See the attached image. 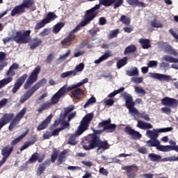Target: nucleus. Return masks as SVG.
Here are the masks:
<instances>
[{
	"instance_id": "bb28decb",
	"label": "nucleus",
	"mask_w": 178,
	"mask_h": 178,
	"mask_svg": "<svg viewBox=\"0 0 178 178\" xmlns=\"http://www.w3.org/2000/svg\"><path fill=\"white\" fill-rule=\"evenodd\" d=\"M126 74L129 77H133V76H138V74H140V72L138 71V68L133 67L130 70L126 71Z\"/></svg>"
},
{
	"instance_id": "473e14b6",
	"label": "nucleus",
	"mask_w": 178,
	"mask_h": 178,
	"mask_svg": "<svg viewBox=\"0 0 178 178\" xmlns=\"http://www.w3.org/2000/svg\"><path fill=\"white\" fill-rule=\"evenodd\" d=\"M27 111V108H26V107H24L15 116V119H16V120H18L19 122H20V120H22V119H23V116H24V115H26V112Z\"/></svg>"
},
{
	"instance_id": "f704fd0d",
	"label": "nucleus",
	"mask_w": 178,
	"mask_h": 178,
	"mask_svg": "<svg viewBox=\"0 0 178 178\" xmlns=\"http://www.w3.org/2000/svg\"><path fill=\"white\" fill-rule=\"evenodd\" d=\"M156 149H158V151H161V152H170V145H162L159 144Z\"/></svg>"
},
{
	"instance_id": "4be33fe9",
	"label": "nucleus",
	"mask_w": 178,
	"mask_h": 178,
	"mask_svg": "<svg viewBox=\"0 0 178 178\" xmlns=\"http://www.w3.org/2000/svg\"><path fill=\"white\" fill-rule=\"evenodd\" d=\"M87 83H88V79L86 78L76 84H73L68 86L67 88V91H72V90H74V88H79V87H81V86H84V84H87Z\"/></svg>"
},
{
	"instance_id": "9b49d317",
	"label": "nucleus",
	"mask_w": 178,
	"mask_h": 178,
	"mask_svg": "<svg viewBox=\"0 0 178 178\" xmlns=\"http://www.w3.org/2000/svg\"><path fill=\"white\" fill-rule=\"evenodd\" d=\"M173 130L172 127L160 128L153 130H147L146 132V136L150 139H157L159 137V133H168V131H172Z\"/></svg>"
},
{
	"instance_id": "423d86ee",
	"label": "nucleus",
	"mask_w": 178,
	"mask_h": 178,
	"mask_svg": "<svg viewBox=\"0 0 178 178\" xmlns=\"http://www.w3.org/2000/svg\"><path fill=\"white\" fill-rule=\"evenodd\" d=\"M122 96L125 99L126 106L129 111V114L134 118H140L141 113H138V111L134 107V102H133V97L127 92H124Z\"/></svg>"
},
{
	"instance_id": "c03bdc74",
	"label": "nucleus",
	"mask_w": 178,
	"mask_h": 178,
	"mask_svg": "<svg viewBox=\"0 0 178 178\" xmlns=\"http://www.w3.org/2000/svg\"><path fill=\"white\" fill-rule=\"evenodd\" d=\"M124 91V88H120L117 90H114L113 92L110 93L108 97V98H113V97L118 95V94H120V92H123Z\"/></svg>"
},
{
	"instance_id": "a19ab883",
	"label": "nucleus",
	"mask_w": 178,
	"mask_h": 178,
	"mask_svg": "<svg viewBox=\"0 0 178 178\" xmlns=\"http://www.w3.org/2000/svg\"><path fill=\"white\" fill-rule=\"evenodd\" d=\"M72 94L73 97H74V98H76V99H80V97H79V96L81 95V94H83V90L81 88H77L75 90L72 91Z\"/></svg>"
},
{
	"instance_id": "69168bd1",
	"label": "nucleus",
	"mask_w": 178,
	"mask_h": 178,
	"mask_svg": "<svg viewBox=\"0 0 178 178\" xmlns=\"http://www.w3.org/2000/svg\"><path fill=\"white\" fill-rule=\"evenodd\" d=\"M33 143L31 142H26L24 144V145L20 148V151H24V149H26V148H29L30 145H31Z\"/></svg>"
},
{
	"instance_id": "cd10ccee",
	"label": "nucleus",
	"mask_w": 178,
	"mask_h": 178,
	"mask_svg": "<svg viewBox=\"0 0 178 178\" xmlns=\"http://www.w3.org/2000/svg\"><path fill=\"white\" fill-rule=\"evenodd\" d=\"M84 63H81L79 65H77L75 67V70H72V72L74 73V76H78V74L79 73H81V72H83V70H84Z\"/></svg>"
},
{
	"instance_id": "0eeeda50",
	"label": "nucleus",
	"mask_w": 178,
	"mask_h": 178,
	"mask_svg": "<svg viewBox=\"0 0 178 178\" xmlns=\"http://www.w3.org/2000/svg\"><path fill=\"white\" fill-rule=\"evenodd\" d=\"M17 69H19V64H17L16 63H13L9 67V69L7 71L6 74V76H10L5 78L0 81V90L3 87H4V86L8 85V84H9V83H11V81H13V77H12V76H15V74H16L15 70H17Z\"/></svg>"
},
{
	"instance_id": "4c0bfd02",
	"label": "nucleus",
	"mask_w": 178,
	"mask_h": 178,
	"mask_svg": "<svg viewBox=\"0 0 178 178\" xmlns=\"http://www.w3.org/2000/svg\"><path fill=\"white\" fill-rule=\"evenodd\" d=\"M115 129H116V124H110L104 127L103 129V130H105V131H107L108 133H112L113 131H115Z\"/></svg>"
},
{
	"instance_id": "5701e85b",
	"label": "nucleus",
	"mask_w": 178,
	"mask_h": 178,
	"mask_svg": "<svg viewBox=\"0 0 178 178\" xmlns=\"http://www.w3.org/2000/svg\"><path fill=\"white\" fill-rule=\"evenodd\" d=\"M137 127L142 129V130H148L152 129V124L145 122L144 121L138 120Z\"/></svg>"
},
{
	"instance_id": "ddd939ff",
	"label": "nucleus",
	"mask_w": 178,
	"mask_h": 178,
	"mask_svg": "<svg viewBox=\"0 0 178 178\" xmlns=\"http://www.w3.org/2000/svg\"><path fill=\"white\" fill-rule=\"evenodd\" d=\"M13 151V147L8 145L1 149V155H3L2 159L0 161V168L6 162V159L10 156V154Z\"/></svg>"
},
{
	"instance_id": "393cba45",
	"label": "nucleus",
	"mask_w": 178,
	"mask_h": 178,
	"mask_svg": "<svg viewBox=\"0 0 178 178\" xmlns=\"http://www.w3.org/2000/svg\"><path fill=\"white\" fill-rule=\"evenodd\" d=\"M139 42L143 49H149L151 47V40H149V39L142 38L139 40Z\"/></svg>"
},
{
	"instance_id": "e433bc0d",
	"label": "nucleus",
	"mask_w": 178,
	"mask_h": 178,
	"mask_svg": "<svg viewBox=\"0 0 178 178\" xmlns=\"http://www.w3.org/2000/svg\"><path fill=\"white\" fill-rule=\"evenodd\" d=\"M123 170H127V172H137L138 170V167L136 165L124 166L122 168Z\"/></svg>"
},
{
	"instance_id": "f257e3e1",
	"label": "nucleus",
	"mask_w": 178,
	"mask_h": 178,
	"mask_svg": "<svg viewBox=\"0 0 178 178\" xmlns=\"http://www.w3.org/2000/svg\"><path fill=\"white\" fill-rule=\"evenodd\" d=\"M115 2H116V0H99V4H96L93 8L86 11L83 20L81 23H90V22L94 20L98 16V10L101 8V5L112 6Z\"/></svg>"
},
{
	"instance_id": "f03ea898",
	"label": "nucleus",
	"mask_w": 178,
	"mask_h": 178,
	"mask_svg": "<svg viewBox=\"0 0 178 178\" xmlns=\"http://www.w3.org/2000/svg\"><path fill=\"white\" fill-rule=\"evenodd\" d=\"M92 118H94V115L92 113H89L83 118L81 124L78 127V129L75 131V134L70 136L68 144H70V145H76V144H77V142H76V137L81 136V134L88 129V124H90V122L92 120Z\"/></svg>"
},
{
	"instance_id": "9d476101",
	"label": "nucleus",
	"mask_w": 178,
	"mask_h": 178,
	"mask_svg": "<svg viewBox=\"0 0 178 178\" xmlns=\"http://www.w3.org/2000/svg\"><path fill=\"white\" fill-rule=\"evenodd\" d=\"M85 26H87V23H81V24H79L75 29H74L70 33L68 37H67L66 38H65L63 40H62L61 44L63 45H65L66 47H69V45H70L72 44V40H74V38H76V35H74V34H76V33H77V31H79V30H80V29H81V27H85Z\"/></svg>"
},
{
	"instance_id": "864d4df0",
	"label": "nucleus",
	"mask_w": 178,
	"mask_h": 178,
	"mask_svg": "<svg viewBox=\"0 0 178 178\" xmlns=\"http://www.w3.org/2000/svg\"><path fill=\"white\" fill-rule=\"evenodd\" d=\"M19 122L17 120H16L15 118H14V120L10 122V126L8 127L9 130L10 131H12V130H13V129H15V127H16L17 124H19Z\"/></svg>"
},
{
	"instance_id": "f8f14e48",
	"label": "nucleus",
	"mask_w": 178,
	"mask_h": 178,
	"mask_svg": "<svg viewBox=\"0 0 178 178\" xmlns=\"http://www.w3.org/2000/svg\"><path fill=\"white\" fill-rule=\"evenodd\" d=\"M66 91H69L67 90V83L64 85L56 94L54 95L50 102H51V104L56 105V104L59 102V99L66 94Z\"/></svg>"
},
{
	"instance_id": "4468645a",
	"label": "nucleus",
	"mask_w": 178,
	"mask_h": 178,
	"mask_svg": "<svg viewBox=\"0 0 178 178\" xmlns=\"http://www.w3.org/2000/svg\"><path fill=\"white\" fill-rule=\"evenodd\" d=\"M149 76H150L151 79L159 80V81H170L171 79L170 76L159 73L149 72Z\"/></svg>"
},
{
	"instance_id": "aec40b11",
	"label": "nucleus",
	"mask_w": 178,
	"mask_h": 178,
	"mask_svg": "<svg viewBox=\"0 0 178 178\" xmlns=\"http://www.w3.org/2000/svg\"><path fill=\"white\" fill-rule=\"evenodd\" d=\"M41 42H42V41H41V39L37 38L31 39L29 40V47L31 49H35L37 47H40V45H41Z\"/></svg>"
},
{
	"instance_id": "49530a36",
	"label": "nucleus",
	"mask_w": 178,
	"mask_h": 178,
	"mask_svg": "<svg viewBox=\"0 0 178 178\" xmlns=\"http://www.w3.org/2000/svg\"><path fill=\"white\" fill-rule=\"evenodd\" d=\"M65 158H66V152H62L57 161L58 165H61V163H63L65 161Z\"/></svg>"
},
{
	"instance_id": "412c9836",
	"label": "nucleus",
	"mask_w": 178,
	"mask_h": 178,
	"mask_svg": "<svg viewBox=\"0 0 178 178\" xmlns=\"http://www.w3.org/2000/svg\"><path fill=\"white\" fill-rule=\"evenodd\" d=\"M128 3V5H130V6H134V8L138 7V8H145V3L142 1H139V0H126Z\"/></svg>"
},
{
	"instance_id": "09e8293b",
	"label": "nucleus",
	"mask_w": 178,
	"mask_h": 178,
	"mask_svg": "<svg viewBox=\"0 0 178 178\" xmlns=\"http://www.w3.org/2000/svg\"><path fill=\"white\" fill-rule=\"evenodd\" d=\"M118 34H119V29H115L110 31V33L108 34V37L109 40L112 38H116L118 37Z\"/></svg>"
},
{
	"instance_id": "b1692460",
	"label": "nucleus",
	"mask_w": 178,
	"mask_h": 178,
	"mask_svg": "<svg viewBox=\"0 0 178 178\" xmlns=\"http://www.w3.org/2000/svg\"><path fill=\"white\" fill-rule=\"evenodd\" d=\"M111 56H112V54L111 53V51H107L104 55H102L99 58L95 60L94 61V63H95V65H99V63L104 62V60H106V59H108V58Z\"/></svg>"
},
{
	"instance_id": "c9c22d12",
	"label": "nucleus",
	"mask_w": 178,
	"mask_h": 178,
	"mask_svg": "<svg viewBox=\"0 0 178 178\" xmlns=\"http://www.w3.org/2000/svg\"><path fill=\"white\" fill-rule=\"evenodd\" d=\"M125 65H127V57H124L122 59L117 62L118 69H122V67L125 66Z\"/></svg>"
},
{
	"instance_id": "2f4dec72",
	"label": "nucleus",
	"mask_w": 178,
	"mask_h": 178,
	"mask_svg": "<svg viewBox=\"0 0 178 178\" xmlns=\"http://www.w3.org/2000/svg\"><path fill=\"white\" fill-rule=\"evenodd\" d=\"M149 158L153 162H162V156L161 155L155 154L154 153L149 154Z\"/></svg>"
},
{
	"instance_id": "1a4fd4ad",
	"label": "nucleus",
	"mask_w": 178,
	"mask_h": 178,
	"mask_svg": "<svg viewBox=\"0 0 178 178\" xmlns=\"http://www.w3.org/2000/svg\"><path fill=\"white\" fill-rule=\"evenodd\" d=\"M40 72H41V67L37 66L29 75V78L27 79L24 85V90H29L35 81L38 79V74H40Z\"/></svg>"
},
{
	"instance_id": "58836bf2",
	"label": "nucleus",
	"mask_w": 178,
	"mask_h": 178,
	"mask_svg": "<svg viewBox=\"0 0 178 178\" xmlns=\"http://www.w3.org/2000/svg\"><path fill=\"white\" fill-rule=\"evenodd\" d=\"M28 133H29V129H27L24 134L15 138V140H12L11 145H16V144H17L20 141V140H22V138L26 137V136H27Z\"/></svg>"
},
{
	"instance_id": "774afa93",
	"label": "nucleus",
	"mask_w": 178,
	"mask_h": 178,
	"mask_svg": "<svg viewBox=\"0 0 178 178\" xmlns=\"http://www.w3.org/2000/svg\"><path fill=\"white\" fill-rule=\"evenodd\" d=\"M6 104H8V99H2L0 101V109H2Z\"/></svg>"
},
{
	"instance_id": "5fc2aeb1",
	"label": "nucleus",
	"mask_w": 178,
	"mask_h": 178,
	"mask_svg": "<svg viewBox=\"0 0 178 178\" xmlns=\"http://www.w3.org/2000/svg\"><path fill=\"white\" fill-rule=\"evenodd\" d=\"M166 52L167 54H169V55H173L174 56H176V58H178L177 51L172 49V47H170V46H168V50H166Z\"/></svg>"
},
{
	"instance_id": "6e6d98bb",
	"label": "nucleus",
	"mask_w": 178,
	"mask_h": 178,
	"mask_svg": "<svg viewBox=\"0 0 178 178\" xmlns=\"http://www.w3.org/2000/svg\"><path fill=\"white\" fill-rule=\"evenodd\" d=\"M69 76H74V74L73 71H67L66 72L62 73L60 74V78L61 79H66V77H69Z\"/></svg>"
},
{
	"instance_id": "13d9d810",
	"label": "nucleus",
	"mask_w": 178,
	"mask_h": 178,
	"mask_svg": "<svg viewBox=\"0 0 178 178\" xmlns=\"http://www.w3.org/2000/svg\"><path fill=\"white\" fill-rule=\"evenodd\" d=\"M109 123H111V118H109L107 120H104L102 122H99L98 124V127H106V126L109 125Z\"/></svg>"
},
{
	"instance_id": "052dcab7",
	"label": "nucleus",
	"mask_w": 178,
	"mask_h": 178,
	"mask_svg": "<svg viewBox=\"0 0 178 178\" xmlns=\"http://www.w3.org/2000/svg\"><path fill=\"white\" fill-rule=\"evenodd\" d=\"M95 102H96L95 97H92L90 99H89L88 100V102L85 104L83 107L87 108V106H88V105H90L91 104H95Z\"/></svg>"
},
{
	"instance_id": "603ef678",
	"label": "nucleus",
	"mask_w": 178,
	"mask_h": 178,
	"mask_svg": "<svg viewBox=\"0 0 178 178\" xmlns=\"http://www.w3.org/2000/svg\"><path fill=\"white\" fill-rule=\"evenodd\" d=\"M13 116H15V115L10 113V114H6L3 115V118L4 119V120L6 121V123H9V122H10V120H12V119H13Z\"/></svg>"
},
{
	"instance_id": "3c124183",
	"label": "nucleus",
	"mask_w": 178,
	"mask_h": 178,
	"mask_svg": "<svg viewBox=\"0 0 178 178\" xmlns=\"http://www.w3.org/2000/svg\"><path fill=\"white\" fill-rule=\"evenodd\" d=\"M120 22H121V23H130V22H131V18L126 15H122L120 18Z\"/></svg>"
},
{
	"instance_id": "de8ad7c7",
	"label": "nucleus",
	"mask_w": 178,
	"mask_h": 178,
	"mask_svg": "<svg viewBox=\"0 0 178 178\" xmlns=\"http://www.w3.org/2000/svg\"><path fill=\"white\" fill-rule=\"evenodd\" d=\"M170 66V65L168 63L165 62H162L160 63L159 67L160 69V70H164L165 72H166V70H168V69H169V67Z\"/></svg>"
},
{
	"instance_id": "4d7b16f0",
	"label": "nucleus",
	"mask_w": 178,
	"mask_h": 178,
	"mask_svg": "<svg viewBox=\"0 0 178 178\" xmlns=\"http://www.w3.org/2000/svg\"><path fill=\"white\" fill-rule=\"evenodd\" d=\"M148 67L156 68L158 67V61L156 60H149L147 63Z\"/></svg>"
},
{
	"instance_id": "6e6552de",
	"label": "nucleus",
	"mask_w": 178,
	"mask_h": 178,
	"mask_svg": "<svg viewBox=\"0 0 178 178\" xmlns=\"http://www.w3.org/2000/svg\"><path fill=\"white\" fill-rule=\"evenodd\" d=\"M30 33L31 31H21L16 32L14 35L13 40L17 42V44H26L30 42Z\"/></svg>"
},
{
	"instance_id": "72a5a7b5",
	"label": "nucleus",
	"mask_w": 178,
	"mask_h": 178,
	"mask_svg": "<svg viewBox=\"0 0 178 178\" xmlns=\"http://www.w3.org/2000/svg\"><path fill=\"white\" fill-rule=\"evenodd\" d=\"M40 158V154L38 153H34L31 157L29 159V161H26V165H29V163H35L37 162V160Z\"/></svg>"
},
{
	"instance_id": "6ab92c4d",
	"label": "nucleus",
	"mask_w": 178,
	"mask_h": 178,
	"mask_svg": "<svg viewBox=\"0 0 178 178\" xmlns=\"http://www.w3.org/2000/svg\"><path fill=\"white\" fill-rule=\"evenodd\" d=\"M52 120V114H50L43 122H42L37 128V130L40 131V130H44V129H47L48 127V124L51 122Z\"/></svg>"
},
{
	"instance_id": "dca6fc26",
	"label": "nucleus",
	"mask_w": 178,
	"mask_h": 178,
	"mask_svg": "<svg viewBox=\"0 0 178 178\" xmlns=\"http://www.w3.org/2000/svg\"><path fill=\"white\" fill-rule=\"evenodd\" d=\"M124 131L128 136H131L132 138L134 140L140 139L143 137L140 132L131 129L130 127H126L124 128Z\"/></svg>"
},
{
	"instance_id": "20e7f679",
	"label": "nucleus",
	"mask_w": 178,
	"mask_h": 178,
	"mask_svg": "<svg viewBox=\"0 0 178 178\" xmlns=\"http://www.w3.org/2000/svg\"><path fill=\"white\" fill-rule=\"evenodd\" d=\"M45 84H47V79L44 78L36 83L33 86L31 87L30 90L26 91L20 97V104H24L27 99H29L31 98V97H33L35 91L38 90L40 88H41V87H44Z\"/></svg>"
},
{
	"instance_id": "680f3d73",
	"label": "nucleus",
	"mask_w": 178,
	"mask_h": 178,
	"mask_svg": "<svg viewBox=\"0 0 178 178\" xmlns=\"http://www.w3.org/2000/svg\"><path fill=\"white\" fill-rule=\"evenodd\" d=\"M70 55V50H67L66 54L60 56V58H58V60L60 62H63V60H65V59H66L67 57L69 56Z\"/></svg>"
},
{
	"instance_id": "8fccbe9b",
	"label": "nucleus",
	"mask_w": 178,
	"mask_h": 178,
	"mask_svg": "<svg viewBox=\"0 0 178 178\" xmlns=\"http://www.w3.org/2000/svg\"><path fill=\"white\" fill-rule=\"evenodd\" d=\"M143 80V79L142 76H136L131 79V81H133V83H135L136 84H141Z\"/></svg>"
},
{
	"instance_id": "a878e982",
	"label": "nucleus",
	"mask_w": 178,
	"mask_h": 178,
	"mask_svg": "<svg viewBox=\"0 0 178 178\" xmlns=\"http://www.w3.org/2000/svg\"><path fill=\"white\" fill-rule=\"evenodd\" d=\"M49 165V161H46L43 163L40 164L37 170V175L41 176L42 173H44V170L47 169V166Z\"/></svg>"
},
{
	"instance_id": "39448f33",
	"label": "nucleus",
	"mask_w": 178,
	"mask_h": 178,
	"mask_svg": "<svg viewBox=\"0 0 178 178\" xmlns=\"http://www.w3.org/2000/svg\"><path fill=\"white\" fill-rule=\"evenodd\" d=\"M35 5L34 0H23L22 3L16 6L11 11L10 15L14 17L16 15H23L26 13V9H31Z\"/></svg>"
},
{
	"instance_id": "0e129e2a",
	"label": "nucleus",
	"mask_w": 178,
	"mask_h": 178,
	"mask_svg": "<svg viewBox=\"0 0 178 178\" xmlns=\"http://www.w3.org/2000/svg\"><path fill=\"white\" fill-rule=\"evenodd\" d=\"M74 109V106H70L69 107L65 108V116H67Z\"/></svg>"
},
{
	"instance_id": "a18cd8bd",
	"label": "nucleus",
	"mask_w": 178,
	"mask_h": 178,
	"mask_svg": "<svg viewBox=\"0 0 178 178\" xmlns=\"http://www.w3.org/2000/svg\"><path fill=\"white\" fill-rule=\"evenodd\" d=\"M177 157L175 156L165 157L161 159V162H176Z\"/></svg>"
},
{
	"instance_id": "2eb2a0df",
	"label": "nucleus",
	"mask_w": 178,
	"mask_h": 178,
	"mask_svg": "<svg viewBox=\"0 0 178 178\" xmlns=\"http://www.w3.org/2000/svg\"><path fill=\"white\" fill-rule=\"evenodd\" d=\"M26 79H27V74H23L20 78L18 79L12 90L13 94H16V92H17V90L22 87V86H23V83L26 81Z\"/></svg>"
},
{
	"instance_id": "c85d7f7f",
	"label": "nucleus",
	"mask_w": 178,
	"mask_h": 178,
	"mask_svg": "<svg viewBox=\"0 0 178 178\" xmlns=\"http://www.w3.org/2000/svg\"><path fill=\"white\" fill-rule=\"evenodd\" d=\"M146 144L147 147H156V148H158V146L159 144H161V142L158 139H150L146 141Z\"/></svg>"
},
{
	"instance_id": "37998d69",
	"label": "nucleus",
	"mask_w": 178,
	"mask_h": 178,
	"mask_svg": "<svg viewBox=\"0 0 178 178\" xmlns=\"http://www.w3.org/2000/svg\"><path fill=\"white\" fill-rule=\"evenodd\" d=\"M137 48L134 45L128 46L124 50V55H127V54H131L133 52H136Z\"/></svg>"
},
{
	"instance_id": "338daca9",
	"label": "nucleus",
	"mask_w": 178,
	"mask_h": 178,
	"mask_svg": "<svg viewBox=\"0 0 178 178\" xmlns=\"http://www.w3.org/2000/svg\"><path fill=\"white\" fill-rule=\"evenodd\" d=\"M99 172L100 175H103V176H107L108 175V170L104 168H100Z\"/></svg>"
},
{
	"instance_id": "c756f323",
	"label": "nucleus",
	"mask_w": 178,
	"mask_h": 178,
	"mask_svg": "<svg viewBox=\"0 0 178 178\" xmlns=\"http://www.w3.org/2000/svg\"><path fill=\"white\" fill-rule=\"evenodd\" d=\"M162 60H165V62H168L169 63H178V58H175L170 56H163L162 57Z\"/></svg>"
},
{
	"instance_id": "79ce46f5",
	"label": "nucleus",
	"mask_w": 178,
	"mask_h": 178,
	"mask_svg": "<svg viewBox=\"0 0 178 178\" xmlns=\"http://www.w3.org/2000/svg\"><path fill=\"white\" fill-rule=\"evenodd\" d=\"M64 26H65V24L63 23L56 24L53 29V33H54V34H58V33L60 31V30L62 29V27H63Z\"/></svg>"
},
{
	"instance_id": "ea45409f",
	"label": "nucleus",
	"mask_w": 178,
	"mask_h": 178,
	"mask_svg": "<svg viewBox=\"0 0 178 178\" xmlns=\"http://www.w3.org/2000/svg\"><path fill=\"white\" fill-rule=\"evenodd\" d=\"M135 92L138 94L139 97H144L145 95V90L140 86H135Z\"/></svg>"
},
{
	"instance_id": "e2e57ef3",
	"label": "nucleus",
	"mask_w": 178,
	"mask_h": 178,
	"mask_svg": "<svg viewBox=\"0 0 178 178\" xmlns=\"http://www.w3.org/2000/svg\"><path fill=\"white\" fill-rule=\"evenodd\" d=\"M104 104L108 106H112V105L115 104V100H113V99H108L104 101Z\"/></svg>"
},
{
	"instance_id": "bf43d9fd",
	"label": "nucleus",
	"mask_w": 178,
	"mask_h": 178,
	"mask_svg": "<svg viewBox=\"0 0 178 178\" xmlns=\"http://www.w3.org/2000/svg\"><path fill=\"white\" fill-rule=\"evenodd\" d=\"M123 0H116L113 5V9H118V8L122 6V5H123Z\"/></svg>"
},
{
	"instance_id": "f3484780",
	"label": "nucleus",
	"mask_w": 178,
	"mask_h": 178,
	"mask_svg": "<svg viewBox=\"0 0 178 178\" xmlns=\"http://www.w3.org/2000/svg\"><path fill=\"white\" fill-rule=\"evenodd\" d=\"M162 105H165L166 106H177L178 101L175 99H172L169 97H165L161 99Z\"/></svg>"
},
{
	"instance_id": "7ed1b4c3",
	"label": "nucleus",
	"mask_w": 178,
	"mask_h": 178,
	"mask_svg": "<svg viewBox=\"0 0 178 178\" xmlns=\"http://www.w3.org/2000/svg\"><path fill=\"white\" fill-rule=\"evenodd\" d=\"M97 147H98L97 152L101 154L102 152H104V151H106V149H109V144L106 141L102 142L99 140V137L95 134H93L92 136V140L90 143V147L85 145L83 146V148L86 151H88L89 149H92Z\"/></svg>"
},
{
	"instance_id": "7c9ffc66",
	"label": "nucleus",
	"mask_w": 178,
	"mask_h": 178,
	"mask_svg": "<svg viewBox=\"0 0 178 178\" xmlns=\"http://www.w3.org/2000/svg\"><path fill=\"white\" fill-rule=\"evenodd\" d=\"M52 105L54 104L51 102H46L45 103L42 104L40 106V108L38 110V112H39V113H41L42 111H45L46 109H49V108H51Z\"/></svg>"
},
{
	"instance_id": "a211bd4d",
	"label": "nucleus",
	"mask_w": 178,
	"mask_h": 178,
	"mask_svg": "<svg viewBox=\"0 0 178 178\" xmlns=\"http://www.w3.org/2000/svg\"><path fill=\"white\" fill-rule=\"evenodd\" d=\"M58 19V15L55 14L54 12H49L46 17L42 20L40 23H51L54 22V20H56Z\"/></svg>"
}]
</instances>
